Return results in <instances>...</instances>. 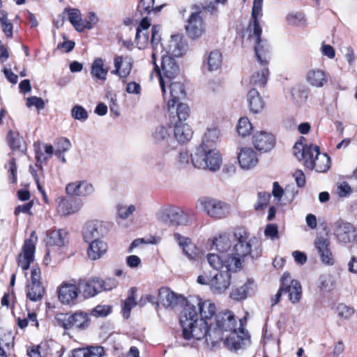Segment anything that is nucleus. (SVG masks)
I'll list each match as a JSON object with an SVG mask.
<instances>
[{
	"label": "nucleus",
	"mask_w": 357,
	"mask_h": 357,
	"mask_svg": "<svg viewBox=\"0 0 357 357\" xmlns=\"http://www.w3.org/2000/svg\"><path fill=\"white\" fill-rule=\"evenodd\" d=\"M101 291L100 279L92 278L86 282L83 293L86 297L90 298L95 296Z\"/></svg>",
	"instance_id": "42"
},
{
	"label": "nucleus",
	"mask_w": 357,
	"mask_h": 357,
	"mask_svg": "<svg viewBox=\"0 0 357 357\" xmlns=\"http://www.w3.org/2000/svg\"><path fill=\"white\" fill-rule=\"evenodd\" d=\"M44 294V288L41 284H28L26 296L32 301L41 300Z\"/></svg>",
	"instance_id": "43"
},
{
	"label": "nucleus",
	"mask_w": 357,
	"mask_h": 357,
	"mask_svg": "<svg viewBox=\"0 0 357 357\" xmlns=\"http://www.w3.org/2000/svg\"><path fill=\"white\" fill-rule=\"evenodd\" d=\"M135 211V206L132 204L129 206H119L118 214L122 219L128 218Z\"/></svg>",
	"instance_id": "63"
},
{
	"label": "nucleus",
	"mask_w": 357,
	"mask_h": 357,
	"mask_svg": "<svg viewBox=\"0 0 357 357\" xmlns=\"http://www.w3.org/2000/svg\"><path fill=\"white\" fill-rule=\"evenodd\" d=\"M304 154L305 155L302 161L304 165L307 168V162L314 161V158H317V154H320L319 147L313 144L308 145Z\"/></svg>",
	"instance_id": "52"
},
{
	"label": "nucleus",
	"mask_w": 357,
	"mask_h": 357,
	"mask_svg": "<svg viewBox=\"0 0 357 357\" xmlns=\"http://www.w3.org/2000/svg\"><path fill=\"white\" fill-rule=\"evenodd\" d=\"M188 301L181 295L175 294L169 288L162 287L158 290V302L166 308L174 309L178 305H183Z\"/></svg>",
	"instance_id": "19"
},
{
	"label": "nucleus",
	"mask_w": 357,
	"mask_h": 357,
	"mask_svg": "<svg viewBox=\"0 0 357 357\" xmlns=\"http://www.w3.org/2000/svg\"><path fill=\"white\" fill-rule=\"evenodd\" d=\"M82 206L80 201L59 198L57 199V211L62 215H69L79 211Z\"/></svg>",
	"instance_id": "28"
},
{
	"label": "nucleus",
	"mask_w": 357,
	"mask_h": 357,
	"mask_svg": "<svg viewBox=\"0 0 357 357\" xmlns=\"http://www.w3.org/2000/svg\"><path fill=\"white\" fill-rule=\"evenodd\" d=\"M331 167V158L326 153L317 154L314 161L307 162V169H314L317 172H326Z\"/></svg>",
	"instance_id": "36"
},
{
	"label": "nucleus",
	"mask_w": 357,
	"mask_h": 357,
	"mask_svg": "<svg viewBox=\"0 0 357 357\" xmlns=\"http://www.w3.org/2000/svg\"><path fill=\"white\" fill-rule=\"evenodd\" d=\"M66 232L62 229H57L50 232L47 243L49 245L62 246L66 243Z\"/></svg>",
	"instance_id": "44"
},
{
	"label": "nucleus",
	"mask_w": 357,
	"mask_h": 357,
	"mask_svg": "<svg viewBox=\"0 0 357 357\" xmlns=\"http://www.w3.org/2000/svg\"><path fill=\"white\" fill-rule=\"evenodd\" d=\"M172 130L169 126L160 125L151 132L153 142L159 146L162 152L167 153L176 149L177 142L172 135Z\"/></svg>",
	"instance_id": "9"
},
{
	"label": "nucleus",
	"mask_w": 357,
	"mask_h": 357,
	"mask_svg": "<svg viewBox=\"0 0 357 357\" xmlns=\"http://www.w3.org/2000/svg\"><path fill=\"white\" fill-rule=\"evenodd\" d=\"M133 59L128 56L117 55L114 57V69L111 73L117 76L123 84L130 75L133 68Z\"/></svg>",
	"instance_id": "11"
},
{
	"label": "nucleus",
	"mask_w": 357,
	"mask_h": 357,
	"mask_svg": "<svg viewBox=\"0 0 357 357\" xmlns=\"http://www.w3.org/2000/svg\"><path fill=\"white\" fill-rule=\"evenodd\" d=\"M194 305L197 312L199 311L201 319L206 321L211 319L216 312L215 305L210 300L202 301L198 297H190L185 305Z\"/></svg>",
	"instance_id": "20"
},
{
	"label": "nucleus",
	"mask_w": 357,
	"mask_h": 357,
	"mask_svg": "<svg viewBox=\"0 0 357 357\" xmlns=\"http://www.w3.org/2000/svg\"><path fill=\"white\" fill-rule=\"evenodd\" d=\"M14 337L11 331H1L0 333V347L10 350L14 344Z\"/></svg>",
	"instance_id": "51"
},
{
	"label": "nucleus",
	"mask_w": 357,
	"mask_h": 357,
	"mask_svg": "<svg viewBox=\"0 0 357 357\" xmlns=\"http://www.w3.org/2000/svg\"><path fill=\"white\" fill-rule=\"evenodd\" d=\"M256 241L243 229L220 234L214 238L212 244L218 254H208L207 261L213 269L241 270L244 258L252 254Z\"/></svg>",
	"instance_id": "1"
},
{
	"label": "nucleus",
	"mask_w": 357,
	"mask_h": 357,
	"mask_svg": "<svg viewBox=\"0 0 357 357\" xmlns=\"http://www.w3.org/2000/svg\"><path fill=\"white\" fill-rule=\"evenodd\" d=\"M112 308L109 305H99L91 310V315L96 317H104L111 312Z\"/></svg>",
	"instance_id": "60"
},
{
	"label": "nucleus",
	"mask_w": 357,
	"mask_h": 357,
	"mask_svg": "<svg viewBox=\"0 0 357 357\" xmlns=\"http://www.w3.org/2000/svg\"><path fill=\"white\" fill-rule=\"evenodd\" d=\"M88 257L91 260L101 258L107 251V244L102 239L89 242Z\"/></svg>",
	"instance_id": "33"
},
{
	"label": "nucleus",
	"mask_w": 357,
	"mask_h": 357,
	"mask_svg": "<svg viewBox=\"0 0 357 357\" xmlns=\"http://www.w3.org/2000/svg\"><path fill=\"white\" fill-rule=\"evenodd\" d=\"M71 148V143L67 138H59L56 142L55 154L61 157V154L68 151Z\"/></svg>",
	"instance_id": "53"
},
{
	"label": "nucleus",
	"mask_w": 357,
	"mask_h": 357,
	"mask_svg": "<svg viewBox=\"0 0 357 357\" xmlns=\"http://www.w3.org/2000/svg\"><path fill=\"white\" fill-rule=\"evenodd\" d=\"M180 322L183 327V335L185 340H199L206 337L207 342L211 341L208 335L209 324L198 318V314L194 305L185 306Z\"/></svg>",
	"instance_id": "3"
},
{
	"label": "nucleus",
	"mask_w": 357,
	"mask_h": 357,
	"mask_svg": "<svg viewBox=\"0 0 357 357\" xmlns=\"http://www.w3.org/2000/svg\"><path fill=\"white\" fill-rule=\"evenodd\" d=\"M105 350L100 346H90L85 348L75 349L71 352V357H102Z\"/></svg>",
	"instance_id": "37"
},
{
	"label": "nucleus",
	"mask_w": 357,
	"mask_h": 357,
	"mask_svg": "<svg viewBox=\"0 0 357 357\" xmlns=\"http://www.w3.org/2000/svg\"><path fill=\"white\" fill-rule=\"evenodd\" d=\"M162 47L163 54L172 57L182 56L188 51V44L184 38L179 34L172 36L165 45H162Z\"/></svg>",
	"instance_id": "12"
},
{
	"label": "nucleus",
	"mask_w": 357,
	"mask_h": 357,
	"mask_svg": "<svg viewBox=\"0 0 357 357\" xmlns=\"http://www.w3.org/2000/svg\"><path fill=\"white\" fill-rule=\"evenodd\" d=\"M220 138V130L216 127L208 128L200 145L211 148Z\"/></svg>",
	"instance_id": "40"
},
{
	"label": "nucleus",
	"mask_w": 357,
	"mask_h": 357,
	"mask_svg": "<svg viewBox=\"0 0 357 357\" xmlns=\"http://www.w3.org/2000/svg\"><path fill=\"white\" fill-rule=\"evenodd\" d=\"M6 168L8 169L9 174L8 179L11 183H14L17 181V165L15 158H10L8 164L6 165Z\"/></svg>",
	"instance_id": "59"
},
{
	"label": "nucleus",
	"mask_w": 357,
	"mask_h": 357,
	"mask_svg": "<svg viewBox=\"0 0 357 357\" xmlns=\"http://www.w3.org/2000/svg\"><path fill=\"white\" fill-rule=\"evenodd\" d=\"M257 63L255 65L250 82L257 86H264L269 77V45L267 42H253Z\"/></svg>",
	"instance_id": "4"
},
{
	"label": "nucleus",
	"mask_w": 357,
	"mask_h": 357,
	"mask_svg": "<svg viewBox=\"0 0 357 357\" xmlns=\"http://www.w3.org/2000/svg\"><path fill=\"white\" fill-rule=\"evenodd\" d=\"M37 241L36 232L33 231L29 239L25 240L22 252L19 255L18 265L23 270H26L31 263L33 261L35 253V244Z\"/></svg>",
	"instance_id": "14"
},
{
	"label": "nucleus",
	"mask_w": 357,
	"mask_h": 357,
	"mask_svg": "<svg viewBox=\"0 0 357 357\" xmlns=\"http://www.w3.org/2000/svg\"><path fill=\"white\" fill-rule=\"evenodd\" d=\"M252 139L255 148L261 152L269 151L274 147L275 143L274 136L264 130L255 132Z\"/></svg>",
	"instance_id": "23"
},
{
	"label": "nucleus",
	"mask_w": 357,
	"mask_h": 357,
	"mask_svg": "<svg viewBox=\"0 0 357 357\" xmlns=\"http://www.w3.org/2000/svg\"><path fill=\"white\" fill-rule=\"evenodd\" d=\"M287 22L288 24L295 26H303L306 25V18L302 13L292 12L287 15Z\"/></svg>",
	"instance_id": "47"
},
{
	"label": "nucleus",
	"mask_w": 357,
	"mask_h": 357,
	"mask_svg": "<svg viewBox=\"0 0 357 357\" xmlns=\"http://www.w3.org/2000/svg\"><path fill=\"white\" fill-rule=\"evenodd\" d=\"M172 211V206H169L165 208L160 209L156 213L157 219L166 224H171L172 215L171 212Z\"/></svg>",
	"instance_id": "58"
},
{
	"label": "nucleus",
	"mask_w": 357,
	"mask_h": 357,
	"mask_svg": "<svg viewBox=\"0 0 357 357\" xmlns=\"http://www.w3.org/2000/svg\"><path fill=\"white\" fill-rule=\"evenodd\" d=\"M216 270L219 272L213 275H199L197 278V282L200 284L208 285L211 291L214 294H222L231 285V273L238 270H228L227 268Z\"/></svg>",
	"instance_id": "7"
},
{
	"label": "nucleus",
	"mask_w": 357,
	"mask_h": 357,
	"mask_svg": "<svg viewBox=\"0 0 357 357\" xmlns=\"http://www.w3.org/2000/svg\"><path fill=\"white\" fill-rule=\"evenodd\" d=\"M281 290L287 294L289 301L292 303H297L302 296V287L296 280H292L289 273H284L282 277Z\"/></svg>",
	"instance_id": "15"
},
{
	"label": "nucleus",
	"mask_w": 357,
	"mask_h": 357,
	"mask_svg": "<svg viewBox=\"0 0 357 357\" xmlns=\"http://www.w3.org/2000/svg\"><path fill=\"white\" fill-rule=\"evenodd\" d=\"M136 289L131 288L129 290L128 296L125 300L123 306V316L125 319H128L130 315L131 310L137 305L136 302Z\"/></svg>",
	"instance_id": "45"
},
{
	"label": "nucleus",
	"mask_w": 357,
	"mask_h": 357,
	"mask_svg": "<svg viewBox=\"0 0 357 357\" xmlns=\"http://www.w3.org/2000/svg\"><path fill=\"white\" fill-rule=\"evenodd\" d=\"M186 33L191 39L200 38L205 31V26L200 12L190 14L185 25Z\"/></svg>",
	"instance_id": "17"
},
{
	"label": "nucleus",
	"mask_w": 357,
	"mask_h": 357,
	"mask_svg": "<svg viewBox=\"0 0 357 357\" xmlns=\"http://www.w3.org/2000/svg\"><path fill=\"white\" fill-rule=\"evenodd\" d=\"M247 100L250 110L252 113L261 112L264 107V101L259 91L255 89H250L247 94Z\"/></svg>",
	"instance_id": "35"
},
{
	"label": "nucleus",
	"mask_w": 357,
	"mask_h": 357,
	"mask_svg": "<svg viewBox=\"0 0 357 357\" xmlns=\"http://www.w3.org/2000/svg\"><path fill=\"white\" fill-rule=\"evenodd\" d=\"M237 160L240 167L243 170H250L255 168L258 162L257 152L248 146L241 147L237 152Z\"/></svg>",
	"instance_id": "22"
},
{
	"label": "nucleus",
	"mask_w": 357,
	"mask_h": 357,
	"mask_svg": "<svg viewBox=\"0 0 357 357\" xmlns=\"http://www.w3.org/2000/svg\"><path fill=\"white\" fill-rule=\"evenodd\" d=\"M72 116L77 120L85 121L88 119V112L81 105H75L71 110Z\"/></svg>",
	"instance_id": "55"
},
{
	"label": "nucleus",
	"mask_w": 357,
	"mask_h": 357,
	"mask_svg": "<svg viewBox=\"0 0 357 357\" xmlns=\"http://www.w3.org/2000/svg\"><path fill=\"white\" fill-rule=\"evenodd\" d=\"M154 0H140L138 6V9L140 12L144 11L148 14L151 11L154 13H158L163 8L164 5L153 7Z\"/></svg>",
	"instance_id": "50"
},
{
	"label": "nucleus",
	"mask_w": 357,
	"mask_h": 357,
	"mask_svg": "<svg viewBox=\"0 0 357 357\" xmlns=\"http://www.w3.org/2000/svg\"><path fill=\"white\" fill-rule=\"evenodd\" d=\"M222 62V56L220 51L215 50L205 56L203 67L208 72H215L219 70Z\"/></svg>",
	"instance_id": "32"
},
{
	"label": "nucleus",
	"mask_w": 357,
	"mask_h": 357,
	"mask_svg": "<svg viewBox=\"0 0 357 357\" xmlns=\"http://www.w3.org/2000/svg\"><path fill=\"white\" fill-rule=\"evenodd\" d=\"M171 225L187 226L192 223L193 214L178 206H172Z\"/></svg>",
	"instance_id": "27"
},
{
	"label": "nucleus",
	"mask_w": 357,
	"mask_h": 357,
	"mask_svg": "<svg viewBox=\"0 0 357 357\" xmlns=\"http://www.w3.org/2000/svg\"><path fill=\"white\" fill-rule=\"evenodd\" d=\"M65 13L67 14L70 22L76 29V26L80 20L82 16L80 11L77 8H66Z\"/></svg>",
	"instance_id": "54"
},
{
	"label": "nucleus",
	"mask_w": 357,
	"mask_h": 357,
	"mask_svg": "<svg viewBox=\"0 0 357 357\" xmlns=\"http://www.w3.org/2000/svg\"><path fill=\"white\" fill-rule=\"evenodd\" d=\"M337 282V278L333 274H323L319 278V288L325 291L333 290Z\"/></svg>",
	"instance_id": "41"
},
{
	"label": "nucleus",
	"mask_w": 357,
	"mask_h": 357,
	"mask_svg": "<svg viewBox=\"0 0 357 357\" xmlns=\"http://www.w3.org/2000/svg\"><path fill=\"white\" fill-rule=\"evenodd\" d=\"M329 244L330 242L328 238L323 236L317 237L314 241V246L317 250L318 255H319L329 249Z\"/></svg>",
	"instance_id": "57"
},
{
	"label": "nucleus",
	"mask_w": 357,
	"mask_h": 357,
	"mask_svg": "<svg viewBox=\"0 0 357 357\" xmlns=\"http://www.w3.org/2000/svg\"><path fill=\"white\" fill-rule=\"evenodd\" d=\"M271 195L266 192H259L257 194V199L254 204V208L257 211H262L268 206Z\"/></svg>",
	"instance_id": "48"
},
{
	"label": "nucleus",
	"mask_w": 357,
	"mask_h": 357,
	"mask_svg": "<svg viewBox=\"0 0 357 357\" xmlns=\"http://www.w3.org/2000/svg\"><path fill=\"white\" fill-rule=\"evenodd\" d=\"M79 292V290L77 285L68 282H63L57 290L59 300L66 305L74 303Z\"/></svg>",
	"instance_id": "24"
},
{
	"label": "nucleus",
	"mask_w": 357,
	"mask_h": 357,
	"mask_svg": "<svg viewBox=\"0 0 357 357\" xmlns=\"http://www.w3.org/2000/svg\"><path fill=\"white\" fill-rule=\"evenodd\" d=\"M26 106L28 107L34 106L38 109H42L45 107V102L41 98L31 96L26 98Z\"/></svg>",
	"instance_id": "64"
},
{
	"label": "nucleus",
	"mask_w": 357,
	"mask_h": 357,
	"mask_svg": "<svg viewBox=\"0 0 357 357\" xmlns=\"http://www.w3.org/2000/svg\"><path fill=\"white\" fill-rule=\"evenodd\" d=\"M109 68L105 66V60L102 58H96L93 60L91 66V75L93 78L105 82L107 79Z\"/></svg>",
	"instance_id": "34"
},
{
	"label": "nucleus",
	"mask_w": 357,
	"mask_h": 357,
	"mask_svg": "<svg viewBox=\"0 0 357 357\" xmlns=\"http://www.w3.org/2000/svg\"><path fill=\"white\" fill-rule=\"evenodd\" d=\"M253 283V280L249 279L243 285L233 289L230 293L231 298L235 301L245 299L249 291L252 289Z\"/></svg>",
	"instance_id": "39"
},
{
	"label": "nucleus",
	"mask_w": 357,
	"mask_h": 357,
	"mask_svg": "<svg viewBox=\"0 0 357 357\" xmlns=\"http://www.w3.org/2000/svg\"><path fill=\"white\" fill-rule=\"evenodd\" d=\"M151 23L148 20L147 17H144L139 24L135 36V40L137 45L139 49L144 48L149 40V27Z\"/></svg>",
	"instance_id": "31"
},
{
	"label": "nucleus",
	"mask_w": 357,
	"mask_h": 357,
	"mask_svg": "<svg viewBox=\"0 0 357 357\" xmlns=\"http://www.w3.org/2000/svg\"><path fill=\"white\" fill-rule=\"evenodd\" d=\"M151 32V62L159 77V84L163 98L167 99V85L178 76L180 68L175 59L163 54L164 50L160 33V27L153 26Z\"/></svg>",
	"instance_id": "2"
},
{
	"label": "nucleus",
	"mask_w": 357,
	"mask_h": 357,
	"mask_svg": "<svg viewBox=\"0 0 357 357\" xmlns=\"http://www.w3.org/2000/svg\"><path fill=\"white\" fill-rule=\"evenodd\" d=\"M306 82L316 88L323 87L328 82L326 72L320 68H311L305 75Z\"/></svg>",
	"instance_id": "29"
},
{
	"label": "nucleus",
	"mask_w": 357,
	"mask_h": 357,
	"mask_svg": "<svg viewBox=\"0 0 357 357\" xmlns=\"http://www.w3.org/2000/svg\"><path fill=\"white\" fill-rule=\"evenodd\" d=\"M8 140L10 147L13 149H20L22 139L19 135L13 132H10L8 135Z\"/></svg>",
	"instance_id": "62"
},
{
	"label": "nucleus",
	"mask_w": 357,
	"mask_h": 357,
	"mask_svg": "<svg viewBox=\"0 0 357 357\" xmlns=\"http://www.w3.org/2000/svg\"><path fill=\"white\" fill-rule=\"evenodd\" d=\"M252 130V124L248 117L243 116L239 119L236 126V131L239 136L242 137L249 136Z\"/></svg>",
	"instance_id": "46"
},
{
	"label": "nucleus",
	"mask_w": 357,
	"mask_h": 357,
	"mask_svg": "<svg viewBox=\"0 0 357 357\" xmlns=\"http://www.w3.org/2000/svg\"><path fill=\"white\" fill-rule=\"evenodd\" d=\"M169 89V93H167V109L170 114H174L175 110V104L185 98V91L183 84L181 82L171 81L167 89Z\"/></svg>",
	"instance_id": "13"
},
{
	"label": "nucleus",
	"mask_w": 357,
	"mask_h": 357,
	"mask_svg": "<svg viewBox=\"0 0 357 357\" xmlns=\"http://www.w3.org/2000/svg\"><path fill=\"white\" fill-rule=\"evenodd\" d=\"M107 234L105 225L98 220L87 222L83 229L82 235L85 242L100 240Z\"/></svg>",
	"instance_id": "16"
},
{
	"label": "nucleus",
	"mask_w": 357,
	"mask_h": 357,
	"mask_svg": "<svg viewBox=\"0 0 357 357\" xmlns=\"http://www.w3.org/2000/svg\"><path fill=\"white\" fill-rule=\"evenodd\" d=\"M174 238L182 249L183 254L190 259H194L197 257V248L192 243L190 238L183 236L179 233L174 234Z\"/></svg>",
	"instance_id": "30"
},
{
	"label": "nucleus",
	"mask_w": 357,
	"mask_h": 357,
	"mask_svg": "<svg viewBox=\"0 0 357 357\" xmlns=\"http://www.w3.org/2000/svg\"><path fill=\"white\" fill-rule=\"evenodd\" d=\"M236 320L230 310L219 312L215 316V322L209 324L208 335L212 344H216L224 339L225 333H230L237 328Z\"/></svg>",
	"instance_id": "6"
},
{
	"label": "nucleus",
	"mask_w": 357,
	"mask_h": 357,
	"mask_svg": "<svg viewBox=\"0 0 357 357\" xmlns=\"http://www.w3.org/2000/svg\"><path fill=\"white\" fill-rule=\"evenodd\" d=\"M245 336L241 320H239V326L234 329L225 336V344L231 350H238L241 348V344Z\"/></svg>",
	"instance_id": "26"
},
{
	"label": "nucleus",
	"mask_w": 357,
	"mask_h": 357,
	"mask_svg": "<svg viewBox=\"0 0 357 357\" xmlns=\"http://www.w3.org/2000/svg\"><path fill=\"white\" fill-rule=\"evenodd\" d=\"M189 107L186 104L178 102L177 103L175 104L174 113L169 114V115H172L173 116L176 115L178 117L180 122H181L182 121L186 120V119L189 116Z\"/></svg>",
	"instance_id": "49"
},
{
	"label": "nucleus",
	"mask_w": 357,
	"mask_h": 357,
	"mask_svg": "<svg viewBox=\"0 0 357 357\" xmlns=\"http://www.w3.org/2000/svg\"><path fill=\"white\" fill-rule=\"evenodd\" d=\"M262 6L263 0H254L252 12L253 33L250 36V39L252 42H267L260 38L262 31L259 26V19L262 16Z\"/></svg>",
	"instance_id": "25"
},
{
	"label": "nucleus",
	"mask_w": 357,
	"mask_h": 357,
	"mask_svg": "<svg viewBox=\"0 0 357 357\" xmlns=\"http://www.w3.org/2000/svg\"><path fill=\"white\" fill-rule=\"evenodd\" d=\"M191 162L196 168L217 172L221 167L222 156L218 150L199 145L191 154Z\"/></svg>",
	"instance_id": "5"
},
{
	"label": "nucleus",
	"mask_w": 357,
	"mask_h": 357,
	"mask_svg": "<svg viewBox=\"0 0 357 357\" xmlns=\"http://www.w3.org/2000/svg\"><path fill=\"white\" fill-rule=\"evenodd\" d=\"M66 192L70 196L87 197L94 193L95 187L86 180H77L66 185Z\"/></svg>",
	"instance_id": "21"
},
{
	"label": "nucleus",
	"mask_w": 357,
	"mask_h": 357,
	"mask_svg": "<svg viewBox=\"0 0 357 357\" xmlns=\"http://www.w3.org/2000/svg\"><path fill=\"white\" fill-rule=\"evenodd\" d=\"M333 233L337 240L343 243H351L356 237L354 226L343 220H338L335 223Z\"/></svg>",
	"instance_id": "18"
},
{
	"label": "nucleus",
	"mask_w": 357,
	"mask_h": 357,
	"mask_svg": "<svg viewBox=\"0 0 357 357\" xmlns=\"http://www.w3.org/2000/svg\"><path fill=\"white\" fill-rule=\"evenodd\" d=\"M336 312L338 317L347 319L353 315L354 311L353 308L343 303H340L336 307Z\"/></svg>",
	"instance_id": "56"
},
{
	"label": "nucleus",
	"mask_w": 357,
	"mask_h": 357,
	"mask_svg": "<svg viewBox=\"0 0 357 357\" xmlns=\"http://www.w3.org/2000/svg\"><path fill=\"white\" fill-rule=\"evenodd\" d=\"M102 291H111L115 289L118 284V280L114 278H107L105 280L100 279Z\"/></svg>",
	"instance_id": "61"
},
{
	"label": "nucleus",
	"mask_w": 357,
	"mask_h": 357,
	"mask_svg": "<svg viewBox=\"0 0 357 357\" xmlns=\"http://www.w3.org/2000/svg\"><path fill=\"white\" fill-rule=\"evenodd\" d=\"M57 320L64 328H72L85 329L90 324V318L88 313L83 311H77L73 314H61Z\"/></svg>",
	"instance_id": "10"
},
{
	"label": "nucleus",
	"mask_w": 357,
	"mask_h": 357,
	"mask_svg": "<svg viewBox=\"0 0 357 357\" xmlns=\"http://www.w3.org/2000/svg\"><path fill=\"white\" fill-rule=\"evenodd\" d=\"M199 211L215 220L226 218L230 215L231 206L225 202L209 197L199 198L196 204Z\"/></svg>",
	"instance_id": "8"
},
{
	"label": "nucleus",
	"mask_w": 357,
	"mask_h": 357,
	"mask_svg": "<svg viewBox=\"0 0 357 357\" xmlns=\"http://www.w3.org/2000/svg\"><path fill=\"white\" fill-rule=\"evenodd\" d=\"M174 137L179 143L188 142L192 137V130L188 124L179 122L175 126Z\"/></svg>",
	"instance_id": "38"
}]
</instances>
